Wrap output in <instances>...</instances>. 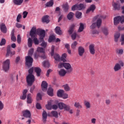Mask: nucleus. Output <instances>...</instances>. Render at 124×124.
Wrapping results in <instances>:
<instances>
[{
	"mask_svg": "<svg viewBox=\"0 0 124 124\" xmlns=\"http://www.w3.org/2000/svg\"><path fill=\"white\" fill-rule=\"evenodd\" d=\"M102 19H104V17L101 15H98L95 16L93 19V23L90 26V29L92 30L95 29L96 26L97 28H99L102 23Z\"/></svg>",
	"mask_w": 124,
	"mask_h": 124,
	"instance_id": "1",
	"label": "nucleus"
},
{
	"mask_svg": "<svg viewBox=\"0 0 124 124\" xmlns=\"http://www.w3.org/2000/svg\"><path fill=\"white\" fill-rule=\"evenodd\" d=\"M33 48H31L29 51L28 56L25 57L26 64L27 66L30 67L32 65L33 59H32L31 56H32V54H33Z\"/></svg>",
	"mask_w": 124,
	"mask_h": 124,
	"instance_id": "2",
	"label": "nucleus"
},
{
	"mask_svg": "<svg viewBox=\"0 0 124 124\" xmlns=\"http://www.w3.org/2000/svg\"><path fill=\"white\" fill-rule=\"evenodd\" d=\"M32 72H33V67L31 68L29 70V74L26 78V80L28 86H31V85H32V83L34 82V76L31 75L32 74Z\"/></svg>",
	"mask_w": 124,
	"mask_h": 124,
	"instance_id": "3",
	"label": "nucleus"
},
{
	"mask_svg": "<svg viewBox=\"0 0 124 124\" xmlns=\"http://www.w3.org/2000/svg\"><path fill=\"white\" fill-rule=\"evenodd\" d=\"M58 107L60 110H64L65 111H69L70 109V106L65 104L62 102H60L58 103Z\"/></svg>",
	"mask_w": 124,
	"mask_h": 124,
	"instance_id": "4",
	"label": "nucleus"
},
{
	"mask_svg": "<svg viewBox=\"0 0 124 124\" xmlns=\"http://www.w3.org/2000/svg\"><path fill=\"white\" fill-rule=\"evenodd\" d=\"M86 5H84V4H77L72 7V10L73 11H75V10H82V9H84Z\"/></svg>",
	"mask_w": 124,
	"mask_h": 124,
	"instance_id": "5",
	"label": "nucleus"
},
{
	"mask_svg": "<svg viewBox=\"0 0 124 124\" xmlns=\"http://www.w3.org/2000/svg\"><path fill=\"white\" fill-rule=\"evenodd\" d=\"M120 22L121 23V24H124V16H117L115 17L114 18V24L115 26H117Z\"/></svg>",
	"mask_w": 124,
	"mask_h": 124,
	"instance_id": "6",
	"label": "nucleus"
},
{
	"mask_svg": "<svg viewBox=\"0 0 124 124\" xmlns=\"http://www.w3.org/2000/svg\"><path fill=\"white\" fill-rule=\"evenodd\" d=\"M10 65V60L9 59H7L3 63V69L6 72L9 70V65Z\"/></svg>",
	"mask_w": 124,
	"mask_h": 124,
	"instance_id": "7",
	"label": "nucleus"
},
{
	"mask_svg": "<svg viewBox=\"0 0 124 124\" xmlns=\"http://www.w3.org/2000/svg\"><path fill=\"white\" fill-rule=\"evenodd\" d=\"M37 31H38V32H39L40 40H41V41H43V39L45 37V33H46L45 31L43 30L39 29L37 30Z\"/></svg>",
	"mask_w": 124,
	"mask_h": 124,
	"instance_id": "8",
	"label": "nucleus"
},
{
	"mask_svg": "<svg viewBox=\"0 0 124 124\" xmlns=\"http://www.w3.org/2000/svg\"><path fill=\"white\" fill-rule=\"evenodd\" d=\"M37 51L39 53H43V56H40L42 59H46V55H45V49L41 47H38Z\"/></svg>",
	"mask_w": 124,
	"mask_h": 124,
	"instance_id": "9",
	"label": "nucleus"
},
{
	"mask_svg": "<svg viewBox=\"0 0 124 124\" xmlns=\"http://www.w3.org/2000/svg\"><path fill=\"white\" fill-rule=\"evenodd\" d=\"M30 35L31 36V38L33 37H35V35H36V27H33L30 32Z\"/></svg>",
	"mask_w": 124,
	"mask_h": 124,
	"instance_id": "10",
	"label": "nucleus"
},
{
	"mask_svg": "<svg viewBox=\"0 0 124 124\" xmlns=\"http://www.w3.org/2000/svg\"><path fill=\"white\" fill-rule=\"evenodd\" d=\"M112 7L114 10H120L121 9V4L120 3L113 2Z\"/></svg>",
	"mask_w": 124,
	"mask_h": 124,
	"instance_id": "11",
	"label": "nucleus"
},
{
	"mask_svg": "<svg viewBox=\"0 0 124 124\" xmlns=\"http://www.w3.org/2000/svg\"><path fill=\"white\" fill-rule=\"evenodd\" d=\"M78 53L80 57H83L85 53V48L83 46H79L78 48Z\"/></svg>",
	"mask_w": 124,
	"mask_h": 124,
	"instance_id": "12",
	"label": "nucleus"
},
{
	"mask_svg": "<svg viewBox=\"0 0 124 124\" xmlns=\"http://www.w3.org/2000/svg\"><path fill=\"white\" fill-rule=\"evenodd\" d=\"M0 29L2 32H3L4 33H6V32H7V28L4 23H2L0 25Z\"/></svg>",
	"mask_w": 124,
	"mask_h": 124,
	"instance_id": "13",
	"label": "nucleus"
},
{
	"mask_svg": "<svg viewBox=\"0 0 124 124\" xmlns=\"http://www.w3.org/2000/svg\"><path fill=\"white\" fill-rule=\"evenodd\" d=\"M90 53L92 55H94L95 54V49H94V45L91 44L89 46Z\"/></svg>",
	"mask_w": 124,
	"mask_h": 124,
	"instance_id": "14",
	"label": "nucleus"
},
{
	"mask_svg": "<svg viewBox=\"0 0 124 124\" xmlns=\"http://www.w3.org/2000/svg\"><path fill=\"white\" fill-rule=\"evenodd\" d=\"M42 90L43 92H46L47 91V87H48V84L46 81H43L41 84Z\"/></svg>",
	"mask_w": 124,
	"mask_h": 124,
	"instance_id": "15",
	"label": "nucleus"
},
{
	"mask_svg": "<svg viewBox=\"0 0 124 124\" xmlns=\"http://www.w3.org/2000/svg\"><path fill=\"white\" fill-rule=\"evenodd\" d=\"M23 115L24 117H25V118H31V111L28 109L24 110L23 111Z\"/></svg>",
	"mask_w": 124,
	"mask_h": 124,
	"instance_id": "16",
	"label": "nucleus"
},
{
	"mask_svg": "<svg viewBox=\"0 0 124 124\" xmlns=\"http://www.w3.org/2000/svg\"><path fill=\"white\" fill-rule=\"evenodd\" d=\"M14 55H15V51H11L10 50V47H8L7 49V53H6V57H12Z\"/></svg>",
	"mask_w": 124,
	"mask_h": 124,
	"instance_id": "17",
	"label": "nucleus"
},
{
	"mask_svg": "<svg viewBox=\"0 0 124 124\" xmlns=\"http://www.w3.org/2000/svg\"><path fill=\"white\" fill-rule=\"evenodd\" d=\"M95 9V5H91L90 7L86 11V13H90V12H93Z\"/></svg>",
	"mask_w": 124,
	"mask_h": 124,
	"instance_id": "18",
	"label": "nucleus"
},
{
	"mask_svg": "<svg viewBox=\"0 0 124 124\" xmlns=\"http://www.w3.org/2000/svg\"><path fill=\"white\" fill-rule=\"evenodd\" d=\"M27 93H28V90H24L23 92V95L20 96V99L25 100L27 98Z\"/></svg>",
	"mask_w": 124,
	"mask_h": 124,
	"instance_id": "19",
	"label": "nucleus"
},
{
	"mask_svg": "<svg viewBox=\"0 0 124 124\" xmlns=\"http://www.w3.org/2000/svg\"><path fill=\"white\" fill-rule=\"evenodd\" d=\"M27 102L28 104H31L32 102V98H31V93L27 95Z\"/></svg>",
	"mask_w": 124,
	"mask_h": 124,
	"instance_id": "20",
	"label": "nucleus"
},
{
	"mask_svg": "<svg viewBox=\"0 0 124 124\" xmlns=\"http://www.w3.org/2000/svg\"><path fill=\"white\" fill-rule=\"evenodd\" d=\"M83 103L86 109H90V108H91V103L89 101L87 100H84Z\"/></svg>",
	"mask_w": 124,
	"mask_h": 124,
	"instance_id": "21",
	"label": "nucleus"
},
{
	"mask_svg": "<svg viewBox=\"0 0 124 124\" xmlns=\"http://www.w3.org/2000/svg\"><path fill=\"white\" fill-rule=\"evenodd\" d=\"M24 2V0H14L13 2L16 5H21Z\"/></svg>",
	"mask_w": 124,
	"mask_h": 124,
	"instance_id": "22",
	"label": "nucleus"
},
{
	"mask_svg": "<svg viewBox=\"0 0 124 124\" xmlns=\"http://www.w3.org/2000/svg\"><path fill=\"white\" fill-rule=\"evenodd\" d=\"M55 32L57 34H59V35H61L62 34V31L61 30V27H56L55 28Z\"/></svg>",
	"mask_w": 124,
	"mask_h": 124,
	"instance_id": "23",
	"label": "nucleus"
},
{
	"mask_svg": "<svg viewBox=\"0 0 124 124\" xmlns=\"http://www.w3.org/2000/svg\"><path fill=\"white\" fill-rule=\"evenodd\" d=\"M59 74L62 77H63L66 74V71L63 69H62L59 71Z\"/></svg>",
	"mask_w": 124,
	"mask_h": 124,
	"instance_id": "24",
	"label": "nucleus"
},
{
	"mask_svg": "<svg viewBox=\"0 0 124 124\" xmlns=\"http://www.w3.org/2000/svg\"><path fill=\"white\" fill-rule=\"evenodd\" d=\"M42 22L43 23H46L48 24L50 21L49 20V16H45L42 18Z\"/></svg>",
	"mask_w": 124,
	"mask_h": 124,
	"instance_id": "25",
	"label": "nucleus"
},
{
	"mask_svg": "<svg viewBox=\"0 0 124 124\" xmlns=\"http://www.w3.org/2000/svg\"><path fill=\"white\" fill-rule=\"evenodd\" d=\"M54 90L52 88H49L47 90V94L50 96L54 95Z\"/></svg>",
	"mask_w": 124,
	"mask_h": 124,
	"instance_id": "26",
	"label": "nucleus"
},
{
	"mask_svg": "<svg viewBox=\"0 0 124 124\" xmlns=\"http://www.w3.org/2000/svg\"><path fill=\"white\" fill-rule=\"evenodd\" d=\"M34 71L37 74V76L39 77V76H40V73L41 72V69L39 67H35Z\"/></svg>",
	"mask_w": 124,
	"mask_h": 124,
	"instance_id": "27",
	"label": "nucleus"
},
{
	"mask_svg": "<svg viewBox=\"0 0 124 124\" xmlns=\"http://www.w3.org/2000/svg\"><path fill=\"white\" fill-rule=\"evenodd\" d=\"M64 67L65 69H70L71 71L72 70V69L71 68V65H70V63H64Z\"/></svg>",
	"mask_w": 124,
	"mask_h": 124,
	"instance_id": "28",
	"label": "nucleus"
},
{
	"mask_svg": "<svg viewBox=\"0 0 124 124\" xmlns=\"http://www.w3.org/2000/svg\"><path fill=\"white\" fill-rule=\"evenodd\" d=\"M121 68H122L121 67V65H120L119 63H116L114 68L113 69L114 70V71L116 72V71H119V70H120L121 69Z\"/></svg>",
	"mask_w": 124,
	"mask_h": 124,
	"instance_id": "29",
	"label": "nucleus"
},
{
	"mask_svg": "<svg viewBox=\"0 0 124 124\" xmlns=\"http://www.w3.org/2000/svg\"><path fill=\"white\" fill-rule=\"evenodd\" d=\"M84 31V24L82 23L79 24V27L78 31V32H82Z\"/></svg>",
	"mask_w": 124,
	"mask_h": 124,
	"instance_id": "30",
	"label": "nucleus"
},
{
	"mask_svg": "<svg viewBox=\"0 0 124 124\" xmlns=\"http://www.w3.org/2000/svg\"><path fill=\"white\" fill-rule=\"evenodd\" d=\"M66 57H67V55L66 53H63L62 54V57L61 58V61H62V62H66Z\"/></svg>",
	"mask_w": 124,
	"mask_h": 124,
	"instance_id": "31",
	"label": "nucleus"
},
{
	"mask_svg": "<svg viewBox=\"0 0 124 124\" xmlns=\"http://www.w3.org/2000/svg\"><path fill=\"white\" fill-rule=\"evenodd\" d=\"M69 9V6H68V4L67 3H66L63 5V9L64 10V11L67 12Z\"/></svg>",
	"mask_w": 124,
	"mask_h": 124,
	"instance_id": "32",
	"label": "nucleus"
},
{
	"mask_svg": "<svg viewBox=\"0 0 124 124\" xmlns=\"http://www.w3.org/2000/svg\"><path fill=\"white\" fill-rule=\"evenodd\" d=\"M54 59L56 61V62H60L61 61V57L58 54H54Z\"/></svg>",
	"mask_w": 124,
	"mask_h": 124,
	"instance_id": "33",
	"label": "nucleus"
},
{
	"mask_svg": "<svg viewBox=\"0 0 124 124\" xmlns=\"http://www.w3.org/2000/svg\"><path fill=\"white\" fill-rule=\"evenodd\" d=\"M54 4V1L53 0H50L49 2H47L46 6L47 7H50L51 6H53Z\"/></svg>",
	"mask_w": 124,
	"mask_h": 124,
	"instance_id": "34",
	"label": "nucleus"
},
{
	"mask_svg": "<svg viewBox=\"0 0 124 124\" xmlns=\"http://www.w3.org/2000/svg\"><path fill=\"white\" fill-rule=\"evenodd\" d=\"M120 33H116L114 35V41L115 42H118L119 38H120Z\"/></svg>",
	"mask_w": 124,
	"mask_h": 124,
	"instance_id": "35",
	"label": "nucleus"
},
{
	"mask_svg": "<svg viewBox=\"0 0 124 124\" xmlns=\"http://www.w3.org/2000/svg\"><path fill=\"white\" fill-rule=\"evenodd\" d=\"M68 20H71L74 17V14L72 12H70L67 16Z\"/></svg>",
	"mask_w": 124,
	"mask_h": 124,
	"instance_id": "36",
	"label": "nucleus"
},
{
	"mask_svg": "<svg viewBox=\"0 0 124 124\" xmlns=\"http://www.w3.org/2000/svg\"><path fill=\"white\" fill-rule=\"evenodd\" d=\"M63 93H64L63 90H59L57 92L58 96H59V97H62V94H63Z\"/></svg>",
	"mask_w": 124,
	"mask_h": 124,
	"instance_id": "37",
	"label": "nucleus"
},
{
	"mask_svg": "<svg viewBox=\"0 0 124 124\" xmlns=\"http://www.w3.org/2000/svg\"><path fill=\"white\" fill-rule=\"evenodd\" d=\"M75 27V24H72L70 27V29L68 31V32L70 34H71L73 32V29Z\"/></svg>",
	"mask_w": 124,
	"mask_h": 124,
	"instance_id": "38",
	"label": "nucleus"
},
{
	"mask_svg": "<svg viewBox=\"0 0 124 124\" xmlns=\"http://www.w3.org/2000/svg\"><path fill=\"white\" fill-rule=\"evenodd\" d=\"M74 106L76 107V108H78V109L82 108V106L78 102H76L75 103Z\"/></svg>",
	"mask_w": 124,
	"mask_h": 124,
	"instance_id": "39",
	"label": "nucleus"
},
{
	"mask_svg": "<svg viewBox=\"0 0 124 124\" xmlns=\"http://www.w3.org/2000/svg\"><path fill=\"white\" fill-rule=\"evenodd\" d=\"M43 65L44 67H49L50 66V63L48 61H45L43 62Z\"/></svg>",
	"mask_w": 124,
	"mask_h": 124,
	"instance_id": "40",
	"label": "nucleus"
},
{
	"mask_svg": "<svg viewBox=\"0 0 124 124\" xmlns=\"http://www.w3.org/2000/svg\"><path fill=\"white\" fill-rule=\"evenodd\" d=\"M51 114L53 117H55V118H58L59 117V114L56 111H51Z\"/></svg>",
	"mask_w": 124,
	"mask_h": 124,
	"instance_id": "41",
	"label": "nucleus"
},
{
	"mask_svg": "<svg viewBox=\"0 0 124 124\" xmlns=\"http://www.w3.org/2000/svg\"><path fill=\"white\" fill-rule=\"evenodd\" d=\"M28 47H31L32 46V40L31 38H28Z\"/></svg>",
	"mask_w": 124,
	"mask_h": 124,
	"instance_id": "42",
	"label": "nucleus"
},
{
	"mask_svg": "<svg viewBox=\"0 0 124 124\" xmlns=\"http://www.w3.org/2000/svg\"><path fill=\"white\" fill-rule=\"evenodd\" d=\"M76 17L78 18V19H80L82 17V13L80 12H77L76 13Z\"/></svg>",
	"mask_w": 124,
	"mask_h": 124,
	"instance_id": "43",
	"label": "nucleus"
},
{
	"mask_svg": "<svg viewBox=\"0 0 124 124\" xmlns=\"http://www.w3.org/2000/svg\"><path fill=\"white\" fill-rule=\"evenodd\" d=\"M46 107L47 110H52V105L51 102H48V104L46 105Z\"/></svg>",
	"mask_w": 124,
	"mask_h": 124,
	"instance_id": "44",
	"label": "nucleus"
},
{
	"mask_svg": "<svg viewBox=\"0 0 124 124\" xmlns=\"http://www.w3.org/2000/svg\"><path fill=\"white\" fill-rule=\"evenodd\" d=\"M56 39V37L54 35H51L49 36V38L48 39V42H52V41H54Z\"/></svg>",
	"mask_w": 124,
	"mask_h": 124,
	"instance_id": "45",
	"label": "nucleus"
},
{
	"mask_svg": "<svg viewBox=\"0 0 124 124\" xmlns=\"http://www.w3.org/2000/svg\"><path fill=\"white\" fill-rule=\"evenodd\" d=\"M64 89L65 91L66 92H68V91H70V87L68 86V84H65L63 85Z\"/></svg>",
	"mask_w": 124,
	"mask_h": 124,
	"instance_id": "46",
	"label": "nucleus"
},
{
	"mask_svg": "<svg viewBox=\"0 0 124 124\" xmlns=\"http://www.w3.org/2000/svg\"><path fill=\"white\" fill-rule=\"evenodd\" d=\"M5 43H6V40L4 38H2L0 43V46H3V45H5Z\"/></svg>",
	"mask_w": 124,
	"mask_h": 124,
	"instance_id": "47",
	"label": "nucleus"
},
{
	"mask_svg": "<svg viewBox=\"0 0 124 124\" xmlns=\"http://www.w3.org/2000/svg\"><path fill=\"white\" fill-rule=\"evenodd\" d=\"M11 40L14 42H15L16 40V37L14 35V32H12L11 33Z\"/></svg>",
	"mask_w": 124,
	"mask_h": 124,
	"instance_id": "48",
	"label": "nucleus"
},
{
	"mask_svg": "<svg viewBox=\"0 0 124 124\" xmlns=\"http://www.w3.org/2000/svg\"><path fill=\"white\" fill-rule=\"evenodd\" d=\"M77 44H78L77 42L75 41L74 42H73L71 45L72 49H75V48H76V46H77Z\"/></svg>",
	"mask_w": 124,
	"mask_h": 124,
	"instance_id": "49",
	"label": "nucleus"
},
{
	"mask_svg": "<svg viewBox=\"0 0 124 124\" xmlns=\"http://www.w3.org/2000/svg\"><path fill=\"white\" fill-rule=\"evenodd\" d=\"M43 118L44 120H46L47 119V112L46 111H44L42 114Z\"/></svg>",
	"mask_w": 124,
	"mask_h": 124,
	"instance_id": "50",
	"label": "nucleus"
},
{
	"mask_svg": "<svg viewBox=\"0 0 124 124\" xmlns=\"http://www.w3.org/2000/svg\"><path fill=\"white\" fill-rule=\"evenodd\" d=\"M41 99H42V96H41V94L38 93L37 95L36 100L38 101L41 100Z\"/></svg>",
	"mask_w": 124,
	"mask_h": 124,
	"instance_id": "51",
	"label": "nucleus"
},
{
	"mask_svg": "<svg viewBox=\"0 0 124 124\" xmlns=\"http://www.w3.org/2000/svg\"><path fill=\"white\" fill-rule=\"evenodd\" d=\"M17 41L18 44H20V43H21V41H22V38H21V36H20V34L17 35Z\"/></svg>",
	"mask_w": 124,
	"mask_h": 124,
	"instance_id": "52",
	"label": "nucleus"
},
{
	"mask_svg": "<svg viewBox=\"0 0 124 124\" xmlns=\"http://www.w3.org/2000/svg\"><path fill=\"white\" fill-rule=\"evenodd\" d=\"M16 77V75H15V74L11 75L10 78V81L11 82H14V78H15Z\"/></svg>",
	"mask_w": 124,
	"mask_h": 124,
	"instance_id": "53",
	"label": "nucleus"
},
{
	"mask_svg": "<svg viewBox=\"0 0 124 124\" xmlns=\"http://www.w3.org/2000/svg\"><path fill=\"white\" fill-rule=\"evenodd\" d=\"M3 108H4V105L3 104V103L1 102V101H0V111L3 110Z\"/></svg>",
	"mask_w": 124,
	"mask_h": 124,
	"instance_id": "54",
	"label": "nucleus"
},
{
	"mask_svg": "<svg viewBox=\"0 0 124 124\" xmlns=\"http://www.w3.org/2000/svg\"><path fill=\"white\" fill-rule=\"evenodd\" d=\"M33 41L35 45L39 44V41L37 39V38L34 37L33 39Z\"/></svg>",
	"mask_w": 124,
	"mask_h": 124,
	"instance_id": "55",
	"label": "nucleus"
},
{
	"mask_svg": "<svg viewBox=\"0 0 124 124\" xmlns=\"http://www.w3.org/2000/svg\"><path fill=\"white\" fill-rule=\"evenodd\" d=\"M117 53L119 55H123V54L124 53V49H118L117 51Z\"/></svg>",
	"mask_w": 124,
	"mask_h": 124,
	"instance_id": "56",
	"label": "nucleus"
},
{
	"mask_svg": "<svg viewBox=\"0 0 124 124\" xmlns=\"http://www.w3.org/2000/svg\"><path fill=\"white\" fill-rule=\"evenodd\" d=\"M76 36H77V34L76 32L73 33L71 35L72 39L73 40H75V39H76Z\"/></svg>",
	"mask_w": 124,
	"mask_h": 124,
	"instance_id": "57",
	"label": "nucleus"
},
{
	"mask_svg": "<svg viewBox=\"0 0 124 124\" xmlns=\"http://www.w3.org/2000/svg\"><path fill=\"white\" fill-rule=\"evenodd\" d=\"M61 97L64 99H66V98H68V94L63 93Z\"/></svg>",
	"mask_w": 124,
	"mask_h": 124,
	"instance_id": "58",
	"label": "nucleus"
},
{
	"mask_svg": "<svg viewBox=\"0 0 124 124\" xmlns=\"http://www.w3.org/2000/svg\"><path fill=\"white\" fill-rule=\"evenodd\" d=\"M55 50V46H52L51 47V56H54V51Z\"/></svg>",
	"mask_w": 124,
	"mask_h": 124,
	"instance_id": "59",
	"label": "nucleus"
},
{
	"mask_svg": "<svg viewBox=\"0 0 124 124\" xmlns=\"http://www.w3.org/2000/svg\"><path fill=\"white\" fill-rule=\"evenodd\" d=\"M21 18H22V16L21 15V14H18V15L17 16V17H16L17 22H19L20 19H21Z\"/></svg>",
	"mask_w": 124,
	"mask_h": 124,
	"instance_id": "60",
	"label": "nucleus"
},
{
	"mask_svg": "<svg viewBox=\"0 0 124 124\" xmlns=\"http://www.w3.org/2000/svg\"><path fill=\"white\" fill-rule=\"evenodd\" d=\"M28 13L27 11H24L23 12V18H27V16H28Z\"/></svg>",
	"mask_w": 124,
	"mask_h": 124,
	"instance_id": "61",
	"label": "nucleus"
},
{
	"mask_svg": "<svg viewBox=\"0 0 124 124\" xmlns=\"http://www.w3.org/2000/svg\"><path fill=\"white\" fill-rule=\"evenodd\" d=\"M41 46L44 48H46V46H47V43L45 42H43L41 44Z\"/></svg>",
	"mask_w": 124,
	"mask_h": 124,
	"instance_id": "62",
	"label": "nucleus"
},
{
	"mask_svg": "<svg viewBox=\"0 0 124 124\" xmlns=\"http://www.w3.org/2000/svg\"><path fill=\"white\" fill-rule=\"evenodd\" d=\"M36 107L37 109H41V105L40 104L37 103L36 105Z\"/></svg>",
	"mask_w": 124,
	"mask_h": 124,
	"instance_id": "63",
	"label": "nucleus"
},
{
	"mask_svg": "<svg viewBox=\"0 0 124 124\" xmlns=\"http://www.w3.org/2000/svg\"><path fill=\"white\" fill-rule=\"evenodd\" d=\"M91 123L93 124H95V123H96V119L95 118H92L91 119Z\"/></svg>",
	"mask_w": 124,
	"mask_h": 124,
	"instance_id": "64",
	"label": "nucleus"
}]
</instances>
